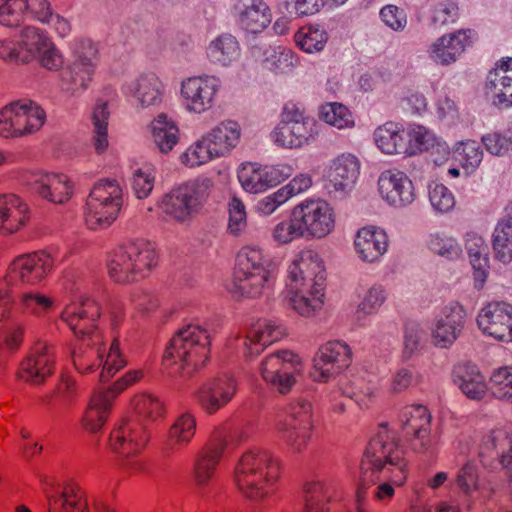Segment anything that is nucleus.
Returning <instances> with one entry per match:
<instances>
[{
    "label": "nucleus",
    "instance_id": "52",
    "mask_svg": "<svg viewBox=\"0 0 512 512\" xmlns=\"http://www.w3.org/2000/svg\"><path fill=\"white\" fill-rule=\"evenodd\" d=\"M214 153L212 145L206 140V136L203 135L201 139L186 149L180 159L185 166L193 168L203 165L214 158H219Z\"/></svg>",
    "mask_w": 512,
    "mask_h": 512
},
{
    "label": "nucleus",
    "instance_id": "44",
    "mask_svg": "<svg viewBox=\"0 0 512 512\" xmlns=\"http://www.w3.org/2000/svg\"><path fill=\"white\" fill-rule=\"evenodd\" d=\"M153 142L161 153L170 152L179 141V129L166 114H159L151 123Z\"/></svg>",
    "mask_w": 512,
    "mask_h": 512
},
{
    "label": "nucleus",
    "instance_id": "29",
    "mask_svg": "<svg viewBox=\"0 0 512 512\" xmlns=\"http://www.w3.org/2000/svg\"><path fill=\"white\" fill-rule=\"evenodd\" d=\"M226 446L227 440L215 434L198 453L193 466V476L197 485H208L214 478Z\"/></svg>",
    "mask_w": 512,
    "mask_h": 512
},
{
    "label": "nucleus",
    "instance_id": "15",
    "mask_svg": "<svg viewBox=\"0 0 512 512\" xmlns=\"http://www.w3.org/2000/svg\"><path fill=\"white\" fill-rule=\"evenodd\" d=\"M401 428L411 447L420 454H432L438 445L431 435V414L423 405L405 406L399 415Z\"/></svg>",
    "mask_w": 512,
    "mask_h": 512
},
{
    "label": "nucleus",
    "instance_id": "7",
    "mask_svg": "<svg viewBox=\"0 0 512 512\" xmlns=\"http://www.w3.org/2000/svg\"><path fill=\"white\" fill-rule=\"evenodd\" d=\"M314 427L311 402L297 398L288 404L285 416L276 418L273 430L289 452L301 454L308 448Z\"/></svg>",
    "mask_w": 512,
    "mask_h": 512
},
{
    "label": "nucleus",
    "instance_id": "27",
    "mask_svg": "<svg viewBox=\"0 0 512 512\" xmlns=\"http://www.w3.org/2000/svg\"><path fill=\"white\" fill-rule=\"evenodd\" d=\"M233 13L237 24L253 34L265 30L272 21L271 10L264 0H237Z\"/></svg>",
    "mask_w": 512,
    "mask_h": 512
},
{
    "label": "nucleus",
    "instance_id": "2",
    "mask_svg": "<svg viewBox=\"0 0 512 512\" xmlns=\"http://www.w3.org/2000/svg\"><path fill=\"white\" fill-rule=\"evenodd\" d=\"M99 316V304L87 298L80 303L66 305L61 313V320L80 338L71 352L75 369L81 374H90L102 366L99 378L106 382L125 367L127 362L117 339L106 350L102 335L96 330Z\"/></svg>",
    "mask_w": 512,
    "mask_h": 512
},
{
    "label": "nucleus",
    "instance_id": "6",
    "mask_svg": "<svg viewBox=\"0 0 512 512\" xmlns=\"http://www.w3.org/2000/svg\"><path fill=\"white\" fill-rule=\"evenodd\" d=\"M158 264L155 248L147 242H130L115 248L107 260V272L116 283L128 284L146 278Z\"/></svg>",
    "mask_w": 512,
    "mask_h": 512
},
{
    "label": "nucleus",
    "instance_id": "63",
    "mask_svg": "<svg viewBox=\"0 0 512 512\" xmlns=\"http://www.w3.org/2000/svg\"><path fill=\"white\" fill-rule=\"evenodd\" d=\"M332 486L324 479L314 478L304 483V501L329 503L332 498Z\"/></svg>",
    "mask_w": 512,
    "mask_h": 512
},
{
    "label": "nucleus",
    "instance_id": "42",
    "mask_svg": "<svg viewBox=\"0 0 512 512\" xmlns=\"http://www.w3.org/2000/svg\"><path fill=\"white\" fill-rule=\"evenodd\" d=\"M405 135V129L402 124L388 121L376 128L374 140L377 147L383 153H404V149H406Z\"/></svg>",
    "mask_w": 512,
    "mask_h": 512
},
{
    "label": "nucleus",
    "instance_id": "21",
    "mask_svg": "<svg viewBox=\"0 0 512 512\" xmlns=\"http://www.w3.org/2000/svg\"><path fill=\"white\" fill-rule=\"evenodd\" d=\"M479 329L494 339L512 342V305L506 302H490L477 317Z\"/></svg>",
    "mask_w": 512,
    "mask_h": 512
},
{
    "label": "nucleus",
    "instance_id": "34",
    "mask_svg": "<svg viewBox=\"0 0 512 512\" xmlns=\"http://www.w3.org/2000/svg\"><path fill=\"white\" fill-rule=\"evenodd\" d=\"M464 322L465 311L461 306H446L432 333L435 345L442 348L452 345L461 333Z\"/></svg>",
    "mask_w": 512,
    "mask_h": 512
},
{
    "label": "nucleus",
    "instance_id": "62",
    "mask_svg": "<svg viewBox=\"0 0 512 512\" xmlns=\"http://www.w3.org/2000/svg\"><path fill=\"white\" fill-rule=\"evenodd\" d=\"M155 183V174L152 168L142 167L134 171L131 186L138 199L147 198Z\"/></svg>",
    "mask_w": 512,
    "mask_h": 512
},
{
    "label": "nucleus",
    "instance_id": "8",
    "mask_svg": "<svg viewBox=\"0 0 512 512\" xmlns=\"http://www.w3.org/2000/svg\"><path fill=\"white\" fill-rule=\"evenodd\" d=\"M208 178L181 184L166 193L159 204L163 214L179 224L190 223L202 211L211 192Z\"/></svg>",
    "mask_w": 512,
    "mask_h": 512
},
{
    "label": "nucleus",
    "instance_id": "49",
    "mask_svg": "<svg viewBox=\"0 0 512 512\" xmlns=\"http://www.w3.org/2000/svg\"><path fill=\"white\" fill-rule=\"evenodd\" d=\"M492 245L499 261H512V217H505L498 222L493 232Z\"/></svg>",
    "mask_w": 512,
    "mask_h": 512
},
{
    "label": "nucleus",
    "instance_id": "1",
    "mask_svg": "<svg viewBox=\"0 0 512 512\" xmlns=\"http://www.w3.org/2000/svg\"><path fill=\"white\" fill-rule=\"evenodd\" d=\"M408 475L404 449L386 426L381 427L369 441L361 460L353 512H371L368 495L372 486V498L384 506L389 505L396 488L406 484Z\"/></svg>",
    "mask_w": 512,
    "mask_h": 512
},
{
    "label": "nucleus",
    "instance_id": "23",
    "mask_svg": "<svg viewBox=\"0 0 512 512\" xmlns=\"http://www.w3.org/2000/svg\"><path fill=\"white\" fill-rule=\"evenodd\" d=\"M236 390L235 379L223 375L203 384L196 393V401L205 413L213 415L232 400Z\"/></svg>",
    "mask_w": 512,
    "mask_h": 512
},
{
    "label": "nucleus",
    "instance_id": "43",
    "mask_svg": "<svg viewBox=\"0 0 512 512\" xmlns=\"http://www.w3.org/2000/svg\"><path fill=\"white\" fill-rule=\"evenodd\" d=\"M130 409L137 417V422H154L165 415L162 400L155 394L140 392L130 400Z\"/></svg>",
    "mask_w": 512,
    "mask_h": 512
},
{
    "label": "nucleus",
    "instance_id": "48",
    "mask_svg": "<svg viewBox=\"0 0 512 512\" xmlns=\"http://www.w3.org/2000/svg\"><path fill=\"white\" fill-rule=\"evenodd\" d=\"M512 448V433L507 427H497L486 434L481 443L480 455H492L501 458L503 464V457L510 454Z\"/></svg>",
    "mask_w": 512,
    "mask_h": 512
},
{
    "label": "nucleus",
    "instance_id": "45",
    "mask_svg": "<svg viewBox=\"0 0 512 512\" xmlns=\"http://www.w3.org/2000/svg\"><path fill=\"white\" fill-rule=\"evenodd\" d=\"M465 246L473 267L474 279L482 286L487 277V246L484 239L477 234H467Z\"/></svg>",
    "mask_w": 512,
    "mask_h": 512
},
{
    "label": "nucleus",
    "instance_id": "5",
    "mask_svg": "<svg viewBox=\"0 0 512 512\" xmlns=\"http://www.w3.org/2000/svg\"><path fill=\"white\" fill-rule=\"evenodd\" d=\"M211 339L207 329L200 325H187L170 340L163 364L170 376L190 379L209 360Z\"/></svg>",
    "mask_w": 512,
    "mask_h": 512
},
{
    "label": "nucleus",
    "instance_id": "12",
    "mask_svg": "<svg viewBox=\"0 0 512 512\" xmlns=\"http://www.w3.org/2000/svg\"><path fill=\"white\" fill-rule=\"evenodd\" d=\"M148 437L143 425L135 420L123 419L111 431L109 448L131 472H140L144 464L136 456L144 449Z\"/></svg>",
    "mask_w": 512,
    "mask_h": 512
},
{
    "label": "nucleus",
    "instance_id": "32",
    "mask_svg": "<svg viewBox=\"0 0 512 512\" xmlns=\"http://www.w3.org/2000/svg\"><path fill=\"white\" fill-rule=\"evenodd\" d=\"M354 248L361 261L377 262L387 252L388 236L381 228L375 226L362 227L355 235Z\"/></svg>",
    "mask_w": 512,
    "mask_h": 512
},
{
    "label": "nucleus",
    "instance_id": "51",
    "mask_svg": "<svg viewBox=\"0 0 512 512\" xmlns=\"http://www.w3.org/2000/svg\"><path fill=\"white\" fill-rule=\"evenodd\" d=\"M109 112L105 103L96 104L92 113L93 144L97 153H103L109 145L108 142Z\"/></svg>",
    "mask_w": 512,
    "mask_h": 512
},
{
    "label": "nucleus",
    "instance_id": "13",
    "mask_svg": "<svg viewBox=\"0 0 512 512\" xmlns=\"http://www.w3.org/2000/svg\"><path fill=\"white\" fill-rule=\"evenodd\" d=\"M302 368L301 358L297 354L282 350L267 355L260 364L259 372L271 390L286 395L296 384V375Z\"/></svg>",
    "mask_w": 512,
    "mask_h": 512
},
{
    "label": "nucleus",
    "instance_id": "20",
    "mask_svg": "<svg viewBox=\"0 0 512 512\" xmlns=\"http://www.w3.org/2000/svg\"><path fill=\"white\" fill-rule=\"evenodd\" d=\"M55 369V348L47 342H38L20 364L18 376L23 381L40 385Z\"/></svg>",
    "mask_w": 512,
    "mask_h": 512
},
{
    "label": "nucleus",
    "instance_id": "3",
    "mask_svg": "<svg viewBox=\"0 0 512 512\" xmlns=\"http://www.w3.org/2000/svg\"><path fill=\"white\" fill-rule=\"evenodd\" d=\"M287 299L302 316H312L324 303L326 270L322 258L312 249L295 255L287 270Z\"/></svg>",
    "mask_w": 512,
    "mask_h": 512
},
{
    "label": "nucleus",
    "instance_id": "59",
    "mask_svg": "<svg viewBox=\"0 0 512 512\" xmlns=\"http://www.w3.org/2000/svg\"><path fill=\"white\" fill-rule=\"evenodd\" d=\"M24 324L19 320H5L0 326V338L9 351H17L24 339Z\"/></svg>",
    "mask_w": 512,
    "mask_h": 512
},
{
    "label": "nucleus",
    "instance_id": "16",
    "mask_svg": "<svg viewBox=\"0 0 512 512\" xmlns=\"http://www.w3.org/2000/svg\"><path fill=\"white\" fill-rule=\"evenodd\" d=\"M54 263L44 250L19 255L9 264L5 280L7 284L37 285L52 272Z\"/></svg>",
    "mask_w": 512,
    "mask_h": 512
},
{
    "label": "nucleus",
    "instance_id": "17",
    "mask_svg": "<svg viewBox=\"0 0 512 512\" xmlns=\"http://www.w3.org/2000/svg\"><path fill=\"white\" fill-rule=\"evenodd\" d=\"M306 238L322 239L335 227V212L325 200L305 199L293 207Z\"/></svg>",
    "mask_w": 512,
    "mask_h": 512
},
{
    "label": "nucleus",
    "instance_id": "25",
    "mask_svg": "<svg viewBox=\"0 0 512 512\" xmlns=\"http://www.w3.org/2000/svg\"><path fill=\"white\" fill-rule=\"evenodd\" d=\"M30 207L19 195L0 194V233L12 235L27 226L30 220Z\"/></svg>",
    "mask_w": 512,
    "mask_h": 512
},
{
    "label": "nucleus",
    "instance_id": "60",
    "mask_svg": "<svg viewBox=\"0 0 512 512\" xmlns=\"http://www.w3.org/2000/svg\"><path fill=\"white\" fill-rule=\"evenodd\" d=\"M264 66L274 73H286L293 67V53L290 50L270 48L265 51Z\"/></svg>",
    "mask_w": 512,
    "mask_h": 512
},
{
    "label": "nucleus",
    "instance_id": "24",
    "mask_svg": "<svg viewBox=\"0 0 512 512\" xmlns=\"http://www.w3.org/2000/svg\"><path fill=\"white\" fill-rule=\"evenodd\" d=\"M286 328L278 321L260 319L251 324L244 341V355L253 358L259 355L266 346L282 339Z\"/></svg>",
    "mask_w": 512,
    "mask_h": 512
},
{
    "label": "nucleus",
    "instance_id": "46",
    "mask_svg": "<svg viewBox=\"0 0 512 512\" xmlns=\"http://www.w3.org/2000/svg\"><path fill=\"white\" fill-rule=\"evenodd\" d=\"M237 39L230 34H222L207 47V56L211 62L227 66L239 56Z\"/></svg>",
    "mask_w": 512,
    "mask_h": 512
},
{
    "label": "nucleus",
    "instance_id": "38",
    "mask_svg": "<svg viewBox=\"0 0 512 512\" xmlns=\"http://www.w3.org/2000/svg\"><path fill=\"white\" fill-rule=\"evenodd\" d=\"M241 126L237 121L224 120L211 128L206 134V140L212 145L214 155L223 157L237 147L241 139Z\"/></svg>",
    "mask_w": 512,
    "mask_h": 512
},
{
    "label": "nucleus",
    "instance_id": "28",
    "mask_svg": "<svg viewBox=\"0 0 512 512\" xmlns=\"http://www.w3.org/2000/svg\"><path fill=\"white\" fill-rule=\"evenodd\" d=\"M317 134L315 119H306V122L298 124H277L270 138L277 147L300 149L310 144Z\"/></svg>",
    "mask_w": 512,
    "mask_h": 512
},
{
    "label": "nucleus",
    "instance_id": "14",
    "mask_svg": "<svg viewBox=\"0 0 512 512\" xmlns=\"http://www.w3.org/2000/svg\"><path fill=\"white\" fill-rule=\"evenodd\" d=\"M18 179L32 195L52 204H66L74 194V183L63 173L24 170Z\"/></svg>",
    "mask_w": 512,
    "mask_h": 512
},
{
    "label": "nucleus",
    "instance_id": "33",
    "mask_svg": "<svg viewBox=\"0 0 512 512\" xmlns=\"http://www.w3.org/2000/svg\"><path fill=\"white\" fill-rule=\"evenodd\" d=\"M197 430V420L193 413L179 414L168 428L162 452L171 456L184 450L192 441Z\"/></svg>",
    "mask_w": 512,
    "mask_h": 512
},
{
    "label": "nucleus",
    "instance_id": "10",
    "mask_svg": "<svg viewBox=\"0 0 512 512\" xmlns=\"http://www.w3.org/2000/svg\"><path fill=\"white\" fill-rule=\"evenodd\" d=\"M273 275L264 265L260 248L245 247L237 255L230 288L235 296L256 298L272 285Z\"/></svg>",
    "mask_w": 512,
    "mask_h": 512
},
{
    "label": "nucleus",
    "instance_id": "39",
    "mask_svg": "<svg viewBox=\"0 0 512 512\" xmlns=\"http://www.w3.org/2000/svg\"><path fill=\"white\" fill-rule=\"evenodd\" d=\"M20 138L39 131L46 121L44 109L36 102L29 99H21L12 102Z\"/></svg>",
    "mask_w": 512,
    "mask_h": 512
},
{
    "label": "nucleus",
    "instance_id": "50",
    "mask_svg": "<svg viewBox=\"0 0 512 512\" xmlns=\"http://www.w3.org/2000/svg\"><path fill=\"white\" fill-rule=\"evenodd\" d=\"M294 39L301 50L314 53L323 50L328 41V34L319 25H306L295 33Z\"/></svg>",
    "mask_w": 512,
    "mask_h": 512
},
{
    "label": "nucleus",
    "instance_id": "22",
    "mask_svg": "<svg viewBox=\"0 0 512 512\" xmlns=\"http://www.w3.org/2000/svg\"><path fill=\"white\" fill-rule=\"evenodd\" d=\"M382 198L394 207H404L414 202L415 188L407 174L398 169L383 171L378 178Z\"/></svg>",
    "mask_w": 512,
    "mask_h": 512
},
{
    "label": "nucleus",
    "instance_id": "40",
    "mask_svg": "<svg viewBox=\"0 0 512 512\" xmlns=\"http://www.w3.org/2000/svg\"><path fill=\"white\" fill-rule=\"evenodd\" d=\"M490 84L494 89L493 103L500 108L512 106V58L500 61L490 72Z\"/></svg>",
    "mask_w": 512,
    "mask_h": 512
},
{
    "label": "nucleus",
    "instance_id": "9",
    "mask_svg": "<svg viewBox=\"0 0 512 512\" xmlns=\"http://www.w3.org/2000/svg\"><path fill=\"white\" fill-rule=\"evenodd\" d=\"M124 203L123 190L117 180L101 179L92 187L85 204L84 221L89 230L110 227Z\"/></svg>",
    "mask_w": 512,
    "mask_h": 512
},
{
    "label": "nucleus",
    "instance_id": "37",
    "mask_svg": "<svg viewBox=\"0 0 512 512\" xmlns=\"http://www.w3.org/2000/svg\"><path fill=\"white\" fill-rule=\"evenodd\" d=\"M453 381L459 389L472 400H482L488 391L485 377L477 365L460 363L453 369Z\"/></svg>",
    "mask_w": 512,
    "mask_h": 512
},
{
    "label": "nucleus",
    "instance_id": "56",
    "mask_svg": "<svg viewBox=\"0 0 512 512\" xmlns=\"http://www.w3.org/2000/svg\"><path fill=\"white\" fill-rule=\"evenodd\" d=\"M52 42L40 29L27 26L21 32L20 49L26 50L30 56H36L41 50Z\"/></svg>",
    "mask_w": 512,
    "mask_h": 512
},
{
    "label": "nucleus",
    "instance_id": "11",
    "mask_svg": "<svg viewBox=\"0 0 512 512\" xmlns=\"http://www.w3.org/2000/svg\"><path fill=\"white\" fill-rule=\"evenodd\" d=\"M98 48L89 39L76 42L73 49V61L60 73L61 89L76 95L84 92L91 84L98 64Z\"/></svg>",
    "mask_w": 512,
    "mask_h": 512
},
{
    "label": "nucleus",
    "instance_id": "31",
    "mask_svg": "<svg viewBox=\"0 0 512 512\" xmlns=\"http://www.w3.org/2000/svg\"><path fill=\"white\" fill-rule=\"evenodd\" d=\"M286 175L275 166H260L247 163L238 172V179L242 187L251 193H259L270 187L278 185Z\"/></svg>",
    "mask_w": 512,
    "mask_h": 512
},
{
    "label": "nucleus",
    "instance_id": "36",
    "mask_svg": "<svg viewBox=\"0 0 512 512\" xmlns=\"http://www.w3.org/2000/svg\"><path fill=\"white\" fill-rule=\"evenodd\" d=\"M359 173L358 158L352 154H342L332 161L326 178L335 191H345L353 187Z\"/></svg>",
    "mask_w": 512,
    "mask_h": 512
},
{
    "label": "nucleus",
    "instance_id": "57",
    "mask_svg": "<svg viewBox=\"0 0 512 512\" xmlns=\"http://www.w3.org/2000/svg\"><path fill=\"white\" fill-rule=\"evenodd\" d=\"M457 161L465 168L473 171L482 161L483 152L480 144L474 140L461 142L455 151Z\"/></svg>",
    "mask_w": 512,
    "mask_h": 512
},
{
    "label": "nucleus",
    "instance_id": "64",
    "mask_svg": "<svg viewBox=\"0 0 512 512\" xmlns=\"http://www.w3.org/2000/svg\"><path fill=\"white\" fill-rule=\"evenodd\" d=\"M24 14V0H6L0 6V24L7 27H17L23 21Z\"/></svg>",
    "mask_w": 512,
    "mask_h": 512
},
{
    "label": "nucleus",
    "instance_id": "55",
    "mask_svg": "<svg viewBox=\"0 0 512 512\" xmlns=\"http://www.w3.org/2000/svg\"><path fill=\"white\" fill-rule=\"evenodd\" d=\"M492 394L512 404V366L495 369L490 376Z\"/></svg>",
    "mask_w": 512,
    "mask_h": 512
},
{
    "label": "nucleus",
    "instance_id": "54",
    "mask_svg": "<svg viewBox=\"0 0 512 512\" xmlns=\"http://www.w3.org/2000/svg\"><path fill=\"white\" fill-rule=\"evenodd\" d=\"M272 238L280 245L289 244L296 239L306 238L293 209L288 220L281 221L274 226Z\"/></svg>",
    "mask_w": 512,
    "mask_h": 512
},
{
    "label": "nucleus",
    "instance_id": "58",
    "mask_svg": "<svg viewBox=\"0 0 512 512\" xmlns=\"http://www.w3.org/2000/svg\"><path fill=\"white\" fill-rule=\"evenodd\" d=\"M459 6L454 0H440L432 8L431 21L435 26L454 24L459 19Z\"/></svg>",
    "mask_w": 512,
    "mask_h": 512
},
{
    "label": "nucleus",
    "instance_id": "35",
    "mask_svg": "<svg viewBox=\"0 0 512 512\" xmlns=\"http://www.w3.org/2000/svg\"><path fill=\"white\" fill-rule=\"evenodd\" d=\"M114 402L103 389L93 392L81 418L82 428L90 433L101 431L112 413Z\"/></svg>",
    "mask_w": 512,
    "mask_h": 512
},
{
    "label": "nucleus",
    "instance_id": "61",
    "mask_svg": "<svg viewBox=\"0 0 512 512\" xmlns=\"http://www.w3.org/2000/svg\"><path fill=\"white\" fill-rule=\"evenodd\" d=\"M429 200L432 207L441 213H447L455 206L453 193L440 183L429 185Z\"/></svg>",
    "mask_w": 512,
    "mask_h": 512
},
{
    "label": "nucleus",
    "instance_id": "18",
    "mask_svg": "<svg viewBox=\"0 0 512 512\" xmlns=\"http://www.w3.org/2000/svg\"><path fill=\"white\" fill-rule=\"evenodd\" d=\"M351 362L352 352L346 343L329 341L314 356L310 376L315 382H328L345 371Z\"/></svg>",
    "mask_w": 512,
    "mask_h": 512
},
{
    "label": "nucleus",
    "instance_id": "47",
    "mask_svg": "<svg viewBox=\"0 0 512 512\" xmlns=\"http://www.w3.org/2000/svg\"><path fill=\"white\" fill-rule=\"evenodd\" d=\"M53 298L36 289L23 291L18 297L19 309L36 318L44 317L53 307Z\"/></svg>",
    "mask_w": 512,
    "mask_h": 512
},
{
    "label": "nucleus",
    "instance_id": "26",
    "mask_svg": "<svg viewBox=\"0 0 512 512\" xmlns=\"http://www.w3.org/2000/svg\"><path fill=\"white\" fill-rule=\"evenodd\" d=\"M474 34L471 29H459L441 36L431 45L430 57L437 64L454 63L472 44Z\"/></svg>",
    "mask_w": 512,
    "mask_h": 512
},
{
    "label": "nucleus",
    "instance_id": "4",
    "mask_svg": "<svg viewBox=\"0 0 512 512\" xmlns=\"http://www.w3.org/2000/svg\"><path fill=\"white\" fill-rule=\"evenodd\" d=\"M282 460L268 449L252 448L244 452L234 470L239 492L251 501L270 497L281 478Z\"/></svg>",
    "mask_w": 512,
    "mask_h": 512
},
{
    "label": "nucleus",
    "instance_id": "30",
    "mask_svg": "<svg viewBox=\"0 0 512 512\" xmlns=\"http://www.w3.org/2000/svg\"><path fill=\"white\" fill-rule=\"evenodd\" d=\"M123 91L142 108L158 107L163 100L164 85L155 73L149 72L127 82Z\"/></svg>",
    "mask_w": 512,
    "mask_h": 512
},
{
    "label": "nucleus",
    "instance_id": "19",
    "mask_svg": "<svg viewBox=\"0 0 512 512\" xmlns=\"http://www.w3.org/2000/svg\"><path fill=\"white\" fill-rule=\"evenodd\" d=\"M220 88L221 81L215 76L189 77L181 84L183 105L189 112H206L215 105Z\"/></svg>",
    "mask_w": 512,
    "mask_h": 512
},
{
    "label": "nucleus",
    "instance_id": "41",
    "mask_svg": "<svg viewBox=\"0 0 512 512\" xmlns=\"http://www.w3.org/2000/svg\"><path fill=\"white\" fill-rule=\"evenodd\" d=\"M83 492L76 484H67L60 493H46L48 512H90L88 503L83 501Z\"/></svg>",
    "mask_w": 512,
    "mask_h": 512
},
{
    "label": "nucleus",
    "instance_id": "53",
    "mask_svg": "<svg viewBox=\"0 0 512 512\" xmlns=\"http://www.w3.org/2000/svg\"><path fill=\"white\" fill-rule=\"evenodd\" d=\"M320 117L327 124L338 129L351 128L354 126V118L350 110L341 103H327L321 107Z\"/></svg>",
    "mask_w": 512,
    "mask_h": 512
}]
</instances>
